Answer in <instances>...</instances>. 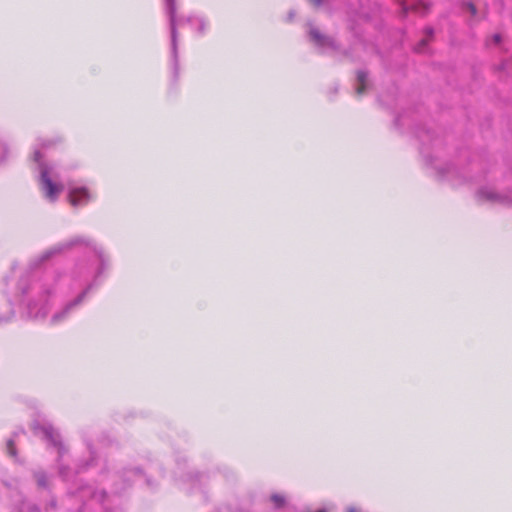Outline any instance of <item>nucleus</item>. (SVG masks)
<instances>
[{
  "label": "nucleus",
  "instance_id": "39448f33",
  "mask_svg": "<svg viewBox=\"0 0 512 512\" xmlns=\"http://www.w3.org/2000/svg\"><path fill=\"white\" fill-rule=\"evenodd\" d=\"M80 244H85V245H89V242L83 238V237H76L74 239H72L71 241L65 243V244H61V245H58L54 248H51L50 250L46 251L40 258V260L42 262L46 261V260H49L50 258H52L54 255H57V254H60L61 252L65 251V250H69L71 249L72 247L76 246V245H80Z\"/></svg>",
  "mask_w": 512,
  "mask_h": 512
},
{
  "label": "nucleus",
  "instance_id": "5701e85b",
  "mask_svg": "<svg viewBox=\"0 0 512 512\" xmlns=\"http://www.w3.org/2000/svg\"><path fill=\"white\" fill-rule=\"evenodd\" d=\"M199 31H200V32H203V31H204V24H203V23H201V25L199 26Z\"/></svg>",
  "mask_w": 512,
  "mask_h": 512
},
{
  "label": "nucleus",
  "instance_id": "393cba45",
  "mask_svg": "<svg viewBox=\"0 0 512 512\" xmlns=\"http://www.w3.org/2000/svg\"><path fill=\"white\" fill-rule=\"evenodd\" d=\"M317 512H327V511L325 509H321V510H319Z\"/></svg>",
  "mask_w": 512,
  "mask_h": 512
},
{
  "label": "nucleus",
  "instance_id": "a211bd4d",
  "mask_svg": "<svg viewBox=\"0 0 512 512\" xmlns=\"http://www.w3.org/2000/svg\"><path fill=\"white\" fill-rule=\"evenodd\" d=\"M325 3L326 2H320V1L314 2V7L316 10H320Z\"/></svg>",
  "mask_w": 512,
  "mask_h": 512
},
{
  "label": "nucleus",
  "instance_id": "0eeeda50",
  "mask_svg": "<svg viewBox=\"0 0 512 512\" xmlns=\"http://www.w3.org/2000/svg\"><path fill=\"white\" fill-rule=\"evenodd\" d=\"M402 6V13L405 15L409 11H413L420 15H425L430 9V5L427 2H400Z\"/></svg>",
  "mask_w": 512,
  "mask_h": 512
},
{
  "label": "nucleus",
  "instance_id": "2eb2a0df",
  "mask_svg": "<svg viewBox=\"0 0 512 512\" xmlns=\"http://www.w3.org/2000/svg\"><path fill=\"white\" fill-rule=\"evenodd\" d=\"M463 9L470 12L471 15H473V16L476 15L477 9H476L475 5L473 4V2H464Z\"/></svg>",
  "mask_w": 512,
  "mask_h": 512
},
{
  "label": "nucleus",
  "instance_id": "1a4fd4ad",
  "mask_svg": "<svg viewBox=\"0 0 512 512\" xmlns=\"http://www.w3.org/2000/svg\"><path fill=\"white\" fill-rule=\"evenodd\" d=\"M356 83H357V86L355 88L356 94L357 95L364 94L369 87L368 72L365 70H358L356 73Z\"/></svg>",
  "mask_w": 512,
  "mask_h": 512
},
{
  "label": "nucleus",
  "instance_id": "f257e3e1",
  "mask_svg": "<svg viewBox=\"0 0 512 512\" xmlns=\"http://www.w3.org/2000/svg\"><path fill=\"white\" fill-rule=\"evenodd\" d=\"M40 151H35L34 160L39 163L40 166V185L43 190L45 196L51 200L55 201L59 195V193L63 190V186L61 184H56L49 177V168L44 163H40L41 160Z\"/></svg>",
  "mask_w": 512,
  "mask_h": 512
},
{
  "label": "nucleus",
  "instance_id": "9d476101",
  "mask_svg": "<svg viewBox=\"0 0 512 512\" xmlns=\"http://www.w3.org/2000/svg\"><path fill=\"white\" fill-rule=\"evenodd\" d=\"M90 289V286L84 290L75 300H73L72 302H70L66 307L65 309L60 312V313H57L55 314L53 317H52V321L53 322H56L60 319H62L73 307H75L76 305L80 304L84 297L86 296L87 292L89 291Z\"/></svg>",
  "mask_w": 512,
  "mask_h": 512
},
{
  "label": "nucleus",
  "instance_id": "6e6552de",
  "mask_svg": "<svg viewBox=\"0 0 512 512\" xmlns=\"http://www.w3.org/2000/svg\"><path fill=\"white\" fill-rule=\"evenodd\" d=\"M69 199L73 206L82 205L88 202L89 193L85 188H70Z\"/></svg>",
  "mask_w": 512,
  "mask_h": 512
},
{
  "label": "nucleus",
  "instance_id": "aec40b11",
  "mask_svg": "<svg viewBox=\"0 0 512 512\" xmlns=\"http://www.w3.org/2000/svg\"><path fill=\"white\" fill-rule=\"evenodd\" d=\"M49 506L53 509L56 508V500L55 499L51 500L49 503Z\"/></svg>",
  "mask_w": 512,
  "mask_h": 512
},
{
  "label": "nucleus",
  "instance_id": "423d86ee",
  "mask_svg": "<svg viewBox=\"0 0 512 512\" xmlns=\"http://www.w3.org/2000/svg\"><path fill=\"white\" fill-rule=\"evenodd\" d=\"M34 430L41 431L44 437L51 442L52 445L59 449V453L61 454L64 450V447L60 440V435L53 429L52 426H35Z\"/></svg>",
  "mask_w": 512,
  "mask_h": 512
},
{
  "label": "nucleus",
  "instance_id": "dca6fc26",
  "mask_svg": "<svg viewBox=\"0 0 512 512\" xmlns=\"http://www.w3.org/2000/svg\"><path fill=\"white\" fill-rule=\"evenodd\" d=\"M92 497L97 498L100 502H102L106 497V492L104 490L99 493L94 492Z\"/></svg>",
  "mask_w": 512,
  "mask_h": 512
},
{
  "label": "nucleus",
  "instance_id": "b1692460",
  "mask_svg": "<svg viewBox=\"0 0 512 512\" xmlns=\"http://www.w3.org/2000/svg\"><path fill=\"white\" fill-rule=\"evenodd\" d=\"M64 472H65V469L64 468H60V474L64 475Z\"/></svg>",
  "mask_w": 512,
  "mask_h": 512
},
{
  "label": "nucleus",
  "instance_id": "6ab92c4d",
  "mask_svg": "<svg viewBox=\"0 0 512 512\" xmlns=\"http://www.w3.org/2000/svg\"><path fill=\"white\" fill-rule=\"evenodd\" d=\"M493 41L494 43L498 44L501 41V35L500 34H494L493 35Z\"/></svg>",
  "mask_w": 512,
  "mask_h": 512
},
{
  "label": "nucleus",
  "instance_id": "f03ea898",
  "mask_svg": "<svg viewBox=\"0 0 512 512\" xmlns=\"http://www.w3.org/2000/svg\"><path fill=\"white\" fill-rule=\"evenodd\" d=\"M167 13L170 17L171 47L174 60L175 74L178 73V33L176 28V7L175 2H168Z\"/></svg>",
  "mask_w": 512,
  "mask_h": 512
},
{
  "label": "nucleus",
  "instance_id": "9b49d317",
  "mask_svg": "<svg viewBox=\"0 0 512 512\" xmlns=\"http://www.w3.org/2000/svg\"><path fill=\"white\" fill-rule=\"evenodd\" d=\"M33 475L38 487L43 489H47L49 487L48 477L44 471H35Z\"/></svg>",
  "mask_w": 512,
  "mask_h": 512
},
{
  "label": "nucleus",
  "instance_id": "4be33fe9",
  "mask_svg": "<svg viewBox=\"0 0 512 512\" xmlns=\"http://www.w3.org/2000/svg\"><path fill=\"white\" fill-rule=\"evenodd\" d=\"M347 512H357V510L354 507H349Z\"/></svg>",
  "mask_w": 512,
  "mask_h": 512
},
{
  "label": "nucleus",
  "instance_id": "20e7f679",
  "mask_svg": "<svg viewBox=\"0 0 512 512\" xmlns=\"http://www.w3.org/2000/svg\"><path fill=\"white\" fill-rule=\"evenodd\" d=\"M308 33H309L310 41L313 42L317 47L331 48L334 50H336L338 48L335 41L331 37H329L325 34H322L312 24H309V32Z\"/></svg>",
  "mask_w": 512,
  "mask_h": 512
},
{
  "label": "nucleus",
  "instance_id": "f8f14e48",
  "mask_svg": "<svg viewBox=\"0 0 512 512\" xmlns=\"http://www.w3.org/2000/svg\"><path fill=\"white\" fill-rule=\"evenodd\" d=\"M271 501L274 504L276 509L283 508L286 504V499L283 495L280 494H272L270 497Z\"/></svg>",
  "mask_w": 512,
  "mask_h": 512
},
{
  "label": "nucleus",
  "instance_id": "f3484780",
  "mask_svg": "<svg viewBox=\"0 0 512 512\" xmlns=\"http://www.w3.org/2000/svg\"><path fill=\"white\" fill-rule=\"evenodd\" d=\"M424 33L426 35L425 38H428L429 40L432 39L433 35H434V30L433 28L431 27H427L425 30H424Z\"/></svg>",
  "mask_w": 512,
  "mask_h": 512
},
{
  "label": "nucleus",
  "instance_id": "7ed1b4c3",
  "mask_svg": "<svg viewBox=\"0 0 512 512\" xmlns=\"http://www.w3.org/2000/svg\"><path fill=\"white\" fill-rule=\"evenodd\" d=\"M476 196H477L478 201H481V202L487 201V202L498 203V204L506 205V206L512 205V195L499 194V193H496L495 191L488 189V188L480 189L477 192Z\"/></svg>",
  "mask_w": 512,
  "mask_h": 512
},
{
  "label": "nucleus",
  "instance_id": "412c9836",
  "mask_svg": "<svg viewBox=\"0 0 512 512\" xmlns=\"http://www.w3.org/2000/svg\"><path fill=\"white\" fill-rule=\"evenodd\" d=\"M293 17H294V13H293V12H289V14H288V19H289V20H292V19H293Z\"/></svg>",
  "mask_w": 512,
  "mask_h": 512
},
{
  "label": "nucleus",
  "instance_id": "ddd939ff",
  "mask_svg": "<svg viewBox=\"0 0 512 512\" xmlns=\"http://www.w3.org/2000/svg\"><path fill=\"white\" fill-rule=\"evenodd\" d=\"M6 446H7V451H8V453H9L11 456H14V457H15V456L17 455V451H16V448H15V442H14V440H13V439H9V440L7 441Z\"/></svg>",
  "mask_w": 512,
  "mask_h": 512
},
{
  "label": "nucleus",
  "instance_id": "4468645a",
  "mask_svg": "<svg viewBox=\"0 0 512 512\" xmlns=\"http://www.w3.org/2000/svg\"><path fill=\"white\" fill-rule=\"evenodd\" d=\"M428 42H429V39L428 38H423L421 39L418 44L416 45L415 47V50L417 52H424L426 46L428 45Z\"/></svg>",
  "mask_w": 512,
  "mask_h": 512
}]
</instances>
